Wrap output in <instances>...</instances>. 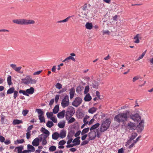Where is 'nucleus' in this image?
Here are the masks:
<instances>
[{"label": "nucleus", "instance_id": "680f3d73", "mask_svg": "<svg viewBox=\"0 0 153 153\" xmlns=\"http://www.w3.org/2000/svg\"><path fill=\"white\" fill-rule=\"evenodd\" d=\"M30 132L31 131H27L26 133V137L27 139H29L30 137Z\"/></svg>", "mask_w": 153, "mask_h": 153}, {"label": "nucleus", "instance_id": "864d4df0", "mask_svg": "<svg viewBox=\"0 0 153 153\" xmlns=\"http://www.w3.org/2000/svg\"><path fill=\"white\" fill-rule=\"evenodd\" d=\"M29 111L27 110H23L22 111V114L24 116H25L28 113Z\"/></svg>", "mask_w": 153, "mask_h": 153}, {"label": "nucleus", "instance_id": "b1692460", "mask_svg": "<svg viewBox=\"0 0 153 153\" xmlns=\"http://www.w3.org/2000/svg\"><path fill=\"white\" fill-rule=\"evenodd\" d=\"M86 28L88 30H91L92 29L93 26L91 23L87 22L85 25Z\"/></svg>", "mask_w": 153, "mask_h": 153}, {"label": "nucleus", "instance_id": "72a5a7b5", "mask_svg": "<svg viewBox=\"0 0 153 153\" xmlns=\"http://www.w3.org/2000/svg\"><path fill=\"white\" fill-rule=\"evenodd\" d=\"M16 149H17L18 153H22V150L24 149V146L22 145H21L19 146L16 147Z\"/></svg>", "mask_w": 153, "mask_h": 153}, {"label": "nucleus", "instance_id": "c85d7f7f", "mask_svg": "<svg viewBox=\"0 0 153 153\" xmlns=\"http://www.w3.org/2000/svg\"><path fill=\"white\" fill-rule=\"evenodd\" d=\"M91 85L93 88L97 89L99 85L98 82L97 81H94L92 82Z\"/></svg>", "mask_w": 153, "mask_h": 153}, {"label": "nucleus", "instance_id": "09e8293b", "mask_svg": "<svg viewBox=\"0 0 153 153\" xmlns=\"http://www.w3.org/2000/svg\"><path fill=\"white\" fill-rule=\"evenodd\" d=\"M78 117L79 118H82L84 116V114L82 112H79L78 114Z\"/></svg>", "mask_w": 153, "mask_h": 153}, {"label": "nucleus", "instance_id": "a19ab883", "mask_svg": "<svg viewBox=\"0 0 153 153\" xmlns=\"http://www.w3.org/2000/svg\"><path fill=\"white\" fill-rule=\"evenodd\" d=\"M36 111H37L39 116H42L43 115L44 112L41 109H36Z\"/></svg>", "mask_w": 153, "mask_h": 153}, {"label": "nucleus", "instance_id": "f8f14e48", "mask_svg": "<svg viewBox=\"0 0 153 153\" xmlns=\"http://www.w3.org/2000/svg\"><path fill=\"white\" fill-rule=\"evenodd\" d=\"M66 112L70 115V116H72L75 113L74 108L71 106L69 107Z\"/></svg>", "mask_w": 153, "mask_h": 153}, {"label": "nucleus", "instance_id": "ea45409f", "mask_svg": "<svg viewBox=\"0 0 153 153\" xmlns=\"http://www.w3.org/2000/svg\"><path fill=\"white\" fill-rule=\"evenodd\" d=\"M67 120L68 121V123L70 124L75 122L76 120L74 117H71Z\"/></svg>", "mask_w": 153, "mask_h": 153}, {"label": "nucleus", "instance_id": "6e6552de", "mask_svg": "<svg viewBox=\"0 0 153 153\" xmlns=\"http://www.w3.org/2000/svg\"><path fill=\"white\" fill-rule=\"evenodd\" d=\"M82 102V99L79 97H76L72 102V104L73 106L77 107Z\"/></svg>", "mask_w": 153, "mask_h": 153}, {"label": "nucleus", "instance_id": "39448f33", "mask_svg": "<svg viewBox=\"0 0 153 153\" xmlns=\"http://www.w3.org/2000/svg\"><path fill=\"white\" fill-rule=\"evenodd\" d=\"M13 93V97L16 99L18 96V92L17 91H15L14 87H12L9 88L7 92V94H11Z\"/></svg>", "mask_w": 153, "mask_h": 153}, {"label": "nucleus", "instance_id": "de8ad7c7", "mask_svg": "<svg viewBox=\"0 0 153 153\" xmlns=\"http://www.w3.org/2000/svg\"><path fill=\"white\" fill-rule=\"evenodd\" d=\"M70 17V16H69L63 20H60L58 21L57 22L58 23H60L62 22H67L68 21V19Z\"/></svg>", "mask_w": 153, "mask_h": 153}, {"label": "nucleus", "instance_id": "13d9d810", "mask_svg": "<svg viewBox=\"0 0 153 153\" xmlns=\"http://www.w3.org/2000/svg\"><path fill=\"white\" fill-rule=\"evenodd\" d=\"M140 77V76H137L134 77L132 81L133 82H134L136 81Z\"/></svg>", "mask_w": 153, "mask_h": 153}, {"label": "nucleus", "instance_id": "58836bf2", "mask_svg": "<svg viewBox=\"0 0 153 153\" xmlns=\"http://www.w3.org/2000/svg\"><path fill=\"white\" fill-rule=\"evenodd\" d=\"M89 127L84 128L82 131L81 133V134L82 135L84 134H85L88 132L89 131Z\"/></svg>", "mask_w": 153, "mask_h": 153}, {"label": "nucleus", "instance_id": "0e129e2a", "mask_svg": "<svg viewBox=\"0 0 153 153\" xmlns=\"http://www.w3.org/2000/svg\"><path fill=\"white\" fill-rule=\"evenodd\" d=\"M76 145L74 144V143L73 144H68L66 147L67 148H70V147H72L73 146H76Z\"/></svg>", "mask_w": 153, "mask_h": 153}, {"label": "nucleus", "instance_id": "1a4fd4ad", "mask_svg": "<svg viewBox=\"0 0 153 153\" xmlns=\"http://www.w3.org/2000/svg\"><path fill=\"white\" fill-rule=\"evenodd\" d=\"M10 66L13 69L19 73L20 74H22L23 73V71H20L22 67L21 66H19L18 67H16V65L12 64L10 65Z\"/></svg>", "mask_w": 153, "mask_h": 153}, {"label": "nucleus", "instance_id": "0eeeda50", "mask_svg": "<svg viewBox=\"0 0 153 153\" xmlns=\"http://www.w3.org/2000/svg\"><path fill=\"white\" fill-rule=\"evenodd\" d=\"M144 121L143 120H141L139 124L136 127L137 131L138 133H141L144 128Z\"/></svg>", "mask_w": 153, "mask_h": 153}, {"label": "nucleus", "instance_id": "a878e982", "mask_svg": "<svg viewBox=\"0 0 153 153\" xmlns=\"http://www.w3.org/2000/svg\"><path fill=\"white\" fill-rule=\"evenodd\" d=\"M59 137V134L57 132L54 133L52 135V138L53 139L56 140Z\"/></svg>", "mask_w": 153, "mask_h": 153}, {"label": "nucleus", "instance_id": "4d7b16f0", "mask_svg": "<svg viewBox=\"0 0 153 153\" xmlns=\"http://www.w3.org/2000/svg\"><path fill=\"white\" fill-rule=\"evenodd\" d=\"M66 142V141H65L64 140H62L60 141L59 142L58 144L59 145H63L65 144Z\"/></svg>", "mask_w": 153, "mask_h": 153}, {"label": "nucleus", "instance_id": "f3484780", "mask_svg": "<svg viewBox=\"0 0 153 153\" xmlns=\"http://www.w3.org/2000/svg\"><path fill=\"white\" fill-rule=\"evenodd\" d=\"M65 110H63L61 112L59 113L57 115V117L59 119L63 118L65 116Z\"/></svg>", "mask_w": 153, "mask_h": 153}, {"label": "nucleus", "instance_id": "2eb2a0df", "mask_svg": "<svg viewBox=\"0 0 153 153\" xmlns=\"http://www.w3.org/2000/svg\"><path fill=\"white\" fill-rule=\"evenodd\" d=\"M32 144L34 146H38L39 144V139L38 137L35 138L32 142Z\"/></svg>", "mask_w": 153, "mask_h": 153}, {"label": "nucleus", "instance_id": "052dcab7", "mask_svg": "<svg viewBox=\"0 0 153 153\" xmlns=\"http://www.w3.org/2000/svg\"><path fill=\"white\" fill-rule=\"evenodd\" d=\"M51 119L52 120L53 122L54 123H56L57 122V120L56 118H55L54 117H52L51 118Z\"/></svg>", "mask_w": 153, "mask_h": 153}, {"label": "nucleus", "instance_id": "69168bd1", "mask_svg": "<svg viewBox=\"0 0 153 153\" xmlns=\"http://www.w3.org/2000/svg\"><path fill=\"white\" fill-rule=\"evenodd\" d=\"M33 126L32 125H30V126H29L27 128V131H30V130H31L32 128H33Z\"/></svg>", "mask_w": 153, "mask_h": 153}, {"label": "nucleus", "instance_id": "423d86ee", "mask_svg": "<svg viewBox=\"0 0 153 153\" xmlns=\"http://www.w3.org/2000/svg\"><path fill=\"white\" fill-rule=\"evenodd\" d=\"M69 104V100L68 95H66L62 99L61 105L63 108L68 106Z\"/></svg>", "mask_w": 153, "mask_h": 153}, {"label": "nucleus", "instance_id": "412c9836", "mask_svg": "<svg viewBox=\"0 0 153 153\" xmlns=\"http://www.w3.org/2000/svg\"><path fill=\"white\" fill-rule=\"evenodd\" d=\"M34 91V89L32 87H30V88L27 89L26 90V92L27 94H33Z\"/></svg>", "mask_w": 153, "mask_h": 153}, {"label": "nucleus", "instance_id": "4be33fe9", "mask_svg": "<svg viewBox=\"0 0 153 153\" xmlns=\"http://www.w3.org/2000/svg\"><path fill=\"white\" fill-rule=\"evenodd\" d=\"M27 150H29V152H34L35 150L34 147L32 145L30 144L27 145Z\"/></svg>", "mask_w": 153, "mask_h": 153}, {"label": "nucleus", "instance_id": "338daca9", "mask_svg": "<svg viewBox=\"0 0 153 153\" xmlns=\"http://www.w3.org/2000/svg\"><path fill=\"white\" fill-rule=\"evenodd\" d=\"M71 117L72 116H70V115L68 114V113L67 112L66 113L65 117L66 120H68V119Z\"/></svg>", "mask_w": 153, "mask_h": 153}, {"label": "nucleus", "instance_id": "a18cd8bd", "mask_svg": "<svg viewBox=\"0 0 153 153\" xmlns=\"http://www.w3.org/2000/svg\"><path fill=\"white\" fill-rule=\"evenodd\" d=\"M56 149V147L54 146H51L49 148V150L51 152H53Z\"/></svg>", "mask_w": 153, "mask_h": 153}, {"label": "nucleus", "instance_id": "dca6fc26", "mask_svg": "<svg viewBox=\"0 0 153 153\" xmlns=\"http://www.w3.org/2000/svg\"><path fill=\"white\" fill-rule=\"evenodd\" d=\"M80 137H76L73 140L72 143H74L76 146L79 145L80 143Z\"/></svg>", "mask_w": 153, "mask_h": 153}, {"label": "nucleus", "instance_id": "e2e57ef3", "mask_svg": "<svg viewBox=\"0 0 153 153\" xmlns=\"http://www.w3.org/2000/svg\"><path fill=\"white\" fill-rule=\"evenodd\" d=\"M4 142L6 145H8L11 143V141L9 139H7L5 141H4Z\"/></svg>", "mask_w": 153, "mask_h": 153}, {"label": "nucleus", "instance_id": "6e6d98bb", "mask_svg": "<svg viewBox=\"0 0 153 153\" xmlns=\"http://www.w3.org/2000/svg\"><path fill=\"white\" fill-rule=\"evenodd\" d=\"M59 97V94L56 95L55 96V101L56 103H57L58 101Z\"/></svg>", "mask_w": 153, "mask_h": 153}, {"label": "nucleus", "instance_id": "37998d69", "mask_svg": "<svg viewBox=\"0 0 153 153\" xmlns=\"http://www.w3.org/2000/svg\"><path fill=\"white\" fill-rule=\"evenodd\" d=\"M19 93L20 94H22L24 95L28 96L29 94H27L26 90V91L23 90H20L19 91Z\"/></svg>", "mask_w": 153, "mask_h": 153}, {"label": "nucleus", "instance_id": "ddd939ff", "mask_svg": "<svg viewBox=\"0 0 153 153\" xmlns=\"http://www.w3.org/2000/svg\"><path fill=\"white\" fill-rule=\"evenodd\" d=\"M128 127L129 129L131 130H135L136 129V126L135 124L130 122L128 123Z\"/></svg>", "mask_w": 153, "mask_h": 153}, {"label": "nucleus", "instance_id": "6ab92c4d", "mask_svg": "<svg viewBox=\"0 0 153 153\" xmlns=\"http://www.w3.org/2000/svg\"><path fill=\"white\" fill-rule=\"evenodd\" d=\"M31 78V77L30 75H28L25 78L22 79V80L23 81V83L25 85H27L28 84H25V82L30 81V79Z\"/></svg>", "mask_w": 153, "mask_h": 153}, {"label": "nucleus", "instance_id": "473e14b6", "mask_svg": "<svg viewBox=\"0 0 153 153\" xmlns=\"http://www.w3.org/2000/svg\"><path fill=\"white\" fill-rule=\"evenodd\" d=\"M97 108L94 107H92L89 108L88 110V112L91 114H93L97 110Z\"/></svg>", "mask_w": 153, "mask_h": 153}, {"label": "nucleus", "instance_id": "5701e85b", "mask_svg": "<svg viewBox=\"0 0 153 153\" xmlns=\"http://www.w3.org/2000/svg\"><path fill=\"white\" fill-rule=\"evenodd\" d=\"M59 105L57 104L56 105L53 109V113L54 114L57 113L59 111Z\"/></svg>", "mask_w": 153, "mask_h": 153}, {"label": "nucleus", "instance_id": "bf43d9fd", "mask_svg": "<svg viewBox=\"0 0 153 153\" xmlns=\"http://www.w3.org/2000/svg\"><path fill=\"white\" fill-rule=\"evenodd\" d=\"M82 9L84 11H86L87 10V4H85L82 7Z\"/></svg>", "mask_w": 153, "mask_h": 153}, {"label": "nucleus", "instance_id": "7c9ffc66", "mask_svg": "<svg viewBox=\"0 0 153 153\" xmlns=\"http://www.w3.org/2000/svg\"><path fill=\"white\" fill-rule=\"evenodd\" d=\"M84 88L81 85H79L76 88V92L77 93L79 94L83 90Z\"/></svg>", "mask_w": 153, "mask_h": 153}, {"label": "nucleus", "instance_id": "f257e3e1", "mask_svg": "<svg viewBox=\"0 0 153 153\" xmlns=\"http://www.w3.org/2000/svg\"><path fill=\"white\" fill-rule=\"evenodd\" d=\"M130 111H126L125 113H120L116 115L114 118V120L117 123H124L126 121L129 117Z\"/></svg>", "mask_w": 153, "mask_h": 153}, {"label": "nucleus", "instance_id": "2f4dec72", "mask_svg": "<svg viewBox=\"0 0 153 153\" xmlns=\"http://www.w3.org/2000/svg\"><path fill=\"white\" fill-rule=\"evenodd\" d=\"M36 80L35 79H33L31 77L30 79V81L28 82H25V84H35L36 83Z\"/></svg>", "mask_w": 153, "mask_h": 153}, {"label": "nucleus", "instance_id": "8fccbe9b", "mask_svg": "<svg viewBox=\"0 0 153 153\" xmlns=\"http://www.w3.org/2000/svg\"><path fill=\"white\" fill-rule=\"evenodd\" d=\"M62 85L61 84L58 82L55 85V87L56 88L58 89H60L62 88Z\"/></svg>", "mask_w": 153, "mask_h": 153}, {"label": "nucleus", "instance_id": "79ce46f5", "mask_svg": "<svg viewBox=\"0 0 153 153\" xmlns=\"http://www.w3.org/2000/svg\"><path fill=\"white\" fill-rule=\"evenodd\" d=\"M65 122H60L58 124V126L60 128H63L65 126Z\"/></svg>", "mask_w": 153, "mask_h": 153}, {"label": "nucleus", "instance_id": "9b49d317", "mask_svg": "<svg viewBox=\"0 0 153 153\" xmlns=\"http://www.w3.org/2000/svg\"><path fill=\"white\" fill-rule=\"evenodd\" d=\"M41 131L44 133L45 134H42L40 135L41 136H48L50 134L49 132L44 127H42L41 128Z\"/></svg>", "mask_w": 153, "mask_h": 153}, {"label": "nucleus", "instance_id": "a211bd4d", "mask_svg": "<svg viewBox=\"0 0 153 153\" xmlns=\"http://www.w3.org/2000/svg\"><path fill=\"white\" fill-rule=\"evenodd\" d=\"M75 93V89L74 88H71L70 90V99H72L74 97Z\"/></svg>", "mask_w": 153, "mask_h": 153}, {"label": "nucleus", "instance_id": "774afa93", "mask_svg": "<svg viewBox=\"0 0 153 153\" xmlns=\"http://www.w3.org/2000/svg\"><path fill=\"white\" fill-rule=\"evenodd\" d=\"M89 117L88 116V117L87 118H86L85 117L83 119V122L84 123V124L85 125L87 124L88 123V121L87 120V119Z\"/></svg>", "mask_w": 153, "mask_h": 153}, {"label": "nucleus", "instance_id": "4c0bfd02", "mask_svg": "<svg viewBox=\"0 0 153 153\" xmlns=\"http://www.w3.org/2000/svg\"><path fill=\"white\" fill-rule=\"evenodd\" d=\"M53 123L51 121H48L46 123V126L49 128H51L53 126Z\"/></svg>", "mask_w": 153, "mask_h": 153}, {"label": "nucleus", "instance_id": "bb28decb", "mask_svg": "<svg viewBox=\"0 0 153 153\" xmlns=\"http://www.w3.org/2000/svg\"><path fill=\"white\" fill-rule=\"evenodd\" d=\"M139 34H137L134 38V42L136 43H138L140 42V40L139 39Z\"/></svg>", "mask_w": 153, "mask_h": 153}, {"label": "nucleus", "instance_id": "aec40b11", "mask_svg": "<svg viewBox=\"0 0 153 153\" xmlns=\"http://www.w3.org/2000/svg\"><path fill=\"white\" fill-rule=\"evenodd\" d=\"M74 134V131L73 130H71L68 132L67 136V138L72 139V137L73 136Z\"/></svg>", "mask_w": 153, "mask_h": 153}, {"label": "nucleus", "instance_id": "603ef678", "mask_svg": "<svg viewBox=\"0 0 153 153\" xmlns=\"http://www.w3.org/2000/svg\"><path fill=\"white\" fill-rule=\"evenodd\" d=\"M89 86H86L85 87V91H84V93L85 94H86L89 91Z\"/></svg>", "mask_w": 153, "mask_h": 153}, {"label": "nucleus", "instance_id": "f704fd0d", "mask_svg": "<svg viewBox=\"0 0 153 153\" xmlns=\"http://www.w3.org/2000/svg\"><path fill=\"white\" fill-rule=\"evenodd\" d=\"M43 137V139L42 142V144L43 146L45 145L47 143L46 138L48 136H42Z\"/></svg>", "mask_w": 153, "mask_h": 153}, {"label": "nucleus", "instance_id": "3c124183", "mask_svg": "<svg viewBox=\"0 0 153 153\" xmlns=\"http://www.w3.org/2000/svg\"><path fill=\"white\" fill-rule=\"evenodd\" d=\"M146 53V51H145L143 52V53L139 57L137 58V60L138 61L140 60V59L143 58L144 56H145Z\"/></svg>", "mask_w": 153, "mask_h": 153}, {"label": "nucleus", "instance_id": "20e7f679", "mask_svg": "<svg viewBox=\"0 0 153 153\" xmlns=\"http://www.w3.org/2000/svg\"><path fill=\"white\" fill-rule=\"evenodd\" d=\"M96 134L95 133H94L93 131H91L89 133V139L88 140H85L82 142L80 145L83 146L85 145L88 144L90 140H94L95 138Z\"/></svg>", "mask_w": 153, "mask_h": 153}, {"label": "nucleus", "instance_id": "4468645a", "mask_svg": "<svg viewBox=\"0 0 153 153\" xmlns=\"http://www.w3.org/2000/svg\"><path fill=\"white\" fill-rule=\"evenodd\" d=\"M66 131L64 129L61 131L59 134V137L62 138L65 137L66 136Z\"/></svg>", "mask_w": 153, "mask_h": 153}, {"label": "nucleus", "instance_id": "393cba45", "mask_svg": "<svg viewBox=\"0 0 153 153\" xmlns=\"http://www.w3.org/2000/svg\"><path fill=\"white\" fill-rule=\"evenodd\" d=\"M92 99L91 97L89 94H87L84 97V100L85 101H90Z\"/></svg>", "mask_w": 153, "mask_h": 153}, {"label": "nucleus", "instance_id": "f03ea898", "mask_svg": "<svg viewBox=\"0 0 153 153\" xmlns=\"http://www.w3.org/2000/svg\"><path fill=\"white\" fill-rule=\"evenodd\" d=\"M13 23L19 25H33L35 23L33 20L25 19H16L13 20Z\"/></svg>", "mask_w": 153, "mask_h": 153}, {"label": "nucleus", "instance_id": "9d476101", "mask_svg": "<svg viewBox=\"0 0 153 153\" xmlns=\"http://www.w3.org/2000/svg\"><path fill=\"white\" fill-rule=\"evenodd\" d=\"M130 118L133 120L135 121H138L141 120V117L138 114H131L130 116Z\"/></svg>", "mask_w": 153, "mask_h": 153}, {"label": "nucleus", "instance_id": "c756f323", "mask_svg": "<svg viewBox=\"0 0 153 153\" xmlns=\"http://www.w3.org/2000/svg\"><path fill=\"white\" fill-rule=\"evenodd\" d=\"M100 125V124L99 123H97L94 125H93L90 128V130L92 131L98 128Z\"/></svg>", "mask_w": 153, "mask_h": 153}, {"label": "nucleus", "instance_id": "7ed1b4c3", "mask_svg": "<svg viewBox=\"0 0 153 153\" xmlns=\"http://www.w3.org/2000/svg\"><path fill=\"white\" fill-rule=\"evenodd\" d=\"M110 123L111 122L108 119H106L103 121L100 127V131L102 132L106 131L109 127Z\"/></svg>", "mask_w": 153, "mask_h": 153}, {"label": "nucleus", "instance_id": "c03bdc74", "mask_svg": "<svg viewBox=\"0 0 153 153\" xmlns=\"http://www.w3.org/2000/svg\"><path fill=\"white\" fill-rule=\"evenodd\" d=\"M39 119L40 120V123L45 122V120L44 117L42 116H39Z\"/></svg>", "mask_w": 153, "mask_h": 153}, {"label": "nucleus", "instance_id": "5fc2aeb1", "mask_svg": "<svg viewBox=\"0 0 153 153\" xmlns=\"http://www.w3.org/2000/svg\"><path fill=\"white\" fill-rule=\"evenodd\" d=\"M16 141L18 143H22L25 142L24 139H18L16 140Z\"/></svg>", "mask_w": 153, "mask_h": 153}, {"label": "nucleus", "instance_id": "c9c22d12", "mask_svg": "<svg viewBox=\"0 0 153 153\" xmlns=\"http://www.w3.org/2000/svg\"><path fill=\"white\" fill-rule=\"evenodd\" d=\"M7 83L8 85H10L12 84L11 76L9 75L7 78Z\"/></svg>", "mask_w": 153, "mask_h": 153}, {"label": "nucleus", "instance_id": "cd10ccee", "mask_svg": "<svg viewBox=\"0 0 153 153\" xmlns=\"http://www.w3.org/2000/svg\"><path fill=\"white\" fill-rule=\"evenodd\" d=\"M22 123L23 121L22 120H19L18 119H15L13 120V124L14 125H16Z\"/></svg>", "mask_w": 153, "mask_h": 153}, {"label": "nucleus", "instance_id": "49530a36", "mask_svg": "<svg viewBox=\"0 0 153 153\" xmlns=\"http://www.w3.org/2000/svg\"><path fill=\"white\" fill-rule=\"evenodd\" d=\"M53 112H48L46 113V115L48 118H49L52 117L53 116Z\"/></svg>", "mask_w": 153, "mask_h": 153}, {"label": "nucleus", "instance_id": "e433bc0d", "mask_svg": "<svg viewBox=\"0 0 153 153\" xmlns=\"http://www.w3.org/2000/svg\"><path fill=\"white\" fill-rule=\"evenodd\" d=\"M137 136V134L136 132L132 133L131 137L129 138L130 141H131L135 139Z\"/></svg>", "mask_w": 153, "mask_h": 153}]
</instances>
